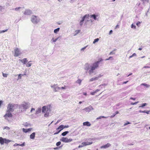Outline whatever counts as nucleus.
<instances>
[{
    "label": "nucleus",
    "mask_w": 150,
    "mask_h": 150,
    "mask_svg": "<svg viewBox=\"0 0 150 150\" xmlns=\"http://www.w3.org/2000/svg\"><path fill=\"white\" fill-rule=\"evenodd\" d=\"M30 104L28 102H23L18 105L19 109L21 112L26 110L30 107Z\"/></svg>",
    "instance_id": "f257e3e1"
},
{
    "label": "nucleus",
    "mask_w": 150,
    "mask_h": 150,
    "mask_svg": "<svg viewBox=\"0 0 150 150\" xmlns=\"http://www.w3.org/2000/svg\"><path fill=\"white\" fill-rule=\"evenodd\" d=\"M17 107V105L9 104L8 105L7 111H8V112H12Z\"/></svg>",
    "instance_id": "f03ea898"
},
{
    "label": "nucleus",
    "mask_w": 150,
    "mask_h": 150,
    "mask_svg": "<svg viewBox=\"0 0 150 150\" xmlns=\"http://www.w3.org/2000/svg\"><path fill=\"white\" fill-rule=\"evenodd\" d=\"M98 66H86L85 68L87 70H89L90 74H91L93 72V71L97 68Z\"/></svg>",
    "instance_id": "7ed1b4c3"
},
{
    "label": "nucleus",
    "mask_w": 150,
    "mask_h": 150,
    "mask_svg": "<svg viewBox=\"0 0 150 150\" xmlns=\"http://www.w3.org/2000/svg\"><path fill=\"white\" fill-rule=\"evenodd\" d=\"M11 141V140L5 138H3L2 137H0V143L2 145L4 143L7 144Z\"/></svg>",
    "instance_id": "20e7f679"
},
{
    "label": "nucleus",
    "mask_w": 150,
    "mask_h": 150,
    "mask_svg": "<svg viewBox=\"0 0 150 150\" xmlns=\"http://www.w3.org/2000/svg\"><path fill=\"white\" fill-rule=\"evenodd\" d=\"M72 139H68L67 137H62L60 140L63 142L65 143H68L71 142L72 141Z\"/></svg>",
    "instance_id": "39448f33"
},
{
    "label": "nucleus",
    "mask_w": 150,
    "mask_h": 150,
    "mask_svg": "<svg viewBox=\"0 0 150 150\" xmlns=\"http://www.w3.org/2000/svg\"><path fill=\"white\" fill-rule=\"evenodd\" d=\"M21 54V53L19 49L17 48H16L14 50V56L16 57H18Z\"/></svg>",
    "instance_id": "423d86ee"
},
{
    "label": "nucleus",
    "mask_w": 150,
    "mask_h": 150,
    "mask_svg": "<svg viewBox=\"0 0 150 150\" xmlns=\"http://www.w3.org/2000/svg\"><path fill=\"white\" fill-rule=\"evenodd\" d=\"M12 115L10 112H8L7 111L6 113L4 115V117L5 119L8 120V117H12Z\"/></svg>",
    "instance_id": "0eeeda50"
},
{
    "label": "nucleus",
    "mask_w": 150,
    "mask_h": 150,
    "mask_svg": "<svg viewBox=\"0 0 150 150\" xmlns=\"http://www.w3.org/2000/svg\"><path fill=\"white\" fill-rule=\"evenodd\" d=\"M51 87L53 89L54 91L57 92L58 89H60V87H59L57 84H54L53 85L51 86Z\"/></svg>",
    "instance_id": "6e6552de"
},
{
    "label": "nucleus",
    "mask_w": 150,
    "mask_h": 150,
    "mask_svg": "<svg viewBox=\"0 0 150 150\" xmlns=\"http://www.w3.org/2000/svg\"><path fill=\"white\" fill-rule=\"evenodd\" d=\"M31 21L34 23H37L39 21L37 19L36 16H33L32 18H31Z\"/></svg>",
    "instance_id": "1a4fd4ad"
},
{
    "label": "nucleus",
    "mask_w": 150,
    "mask_h": 150,
    "mask_svg": "<svg viewBox=\"0 0 150 150\" xmlns=\"http://www.w3.org/2000/svg\"><path fill=\"white\" fill-rule=\"evenodd\" d=\"M93 110V107L91 106H90L88 107L84 108L83 110H85L86 112H89L91 110Z\"/></svg>",
    "instance_id": "9d476101"
},
{
    "label": "nucleus",
    "mask_w": 150,
    "mask_h": 150,
    "mask_svg": "<svg viewBox=\"0 0 150 150\" xmlns=\"http://www.w3.org/2000/svg\"><path fill=\"white\" fill-rule=\"evenodd\" d=\"M93 143V142H83L81 144V145L82 146H86V145H89L92 144Z\"/></svg>",
    "instance_id": "9b49d317"
},
{
    "label": "nucleus",
    "mask_w": 150,
    "mask_h": 150,
    "mask_svg": "<svg viewBox=\"0 0 150 150\" xmlns=\"http://www.w3.org/2000/svg\"><path fill=\"white\" fill-rule=\"evenodd\" d=\"M25 15H29L31 13V11L30 10H26L23 13Z\"/></svg>",
    "instance_id": "f8f14e48"
},
{
    "label": "nucleus",
    "mask_w": 150,
    "mask_h": 150,
    "mask_svg": "<svg viewBox=\"0 0 150 150\" xmlns=\"http://www.w3.org/2000/svg\"><path fill=\"white\" fill-rule=\"evenodd\" d=\"M47 112L50 113L52 107L50 105H48L47 106Z\"/></svg>",
    "instance_id": "ddd939ff"
},
{
    "label": "nucleus",
    "mask_w": 150,
    "mask_h": 150,
    "mask_svg": "<svg viewBox=\"0 0 150 150\" xmlns=\"http://www.w3.org/2000/svg\"><path fill=\"white\" fill-rule=\"evenodd\" d=\"M83 126H85L89 127V126H91V124L89 122L87 121V122H83Z\"/></svg>",
    "instance_id": "4468645a"
},
{
    "label": "nucleus",
    "mask_w": 150,
    "mask_h": 150,
    "mask_svg": "<svg viewBox=\"0 0 150 150\" xmlns=\"http://www.w3.org/2000/svg\"><path fill=\"white\" fill-rule=\"evenodd\" d=\"M42 112L44 113H45L47 112V106H44L42 107Z\"/></svg>",
    "instance_id": "2eb2a0df"
},
{
    "label": "nucleus",
    "mask_w": 150,
    "mask_h": 150,
    "mask_svg": "<svg viewBox=\"0 0 150 150\" xmlns=\"http://www.w3.org/2000/svg\"><path fill=\"white\" fill-rule=\"evenodd\" d=\"M111 146V144L109 143H107V144H105L103 146H102L101 147V148H106L109 147H110Z\"/></svg>",
    "instance_id": "dca6fc26"
},
{
    "label": "nucleus",
    "mask_w": 150,
    "mask_h": 150,
    "mask_svg": "<svg viewBox=\"0 0 150 150\" xmlns=\"http://www.w3.org/2000/svg\"><path fill=\"white\" fill-rule=\"evenodd\" d=\"M41 108H38L36 110L35 114H38L40 113L41 112Z\"/></svg>",
    "instance_id": "f3484780"
},
{
    "label": "nucleus",
    "mask_w": 150,
    "mask_h": 150,
    "mask_svg": "<svg viewBox=\"0 0 150 150\" xmlns=\"http://www.w3.org/2000/svg\"><path fill=\"white\" fill-rule=\"evenodd\" d=\"M64 129V125H61L60 126H59L58 128H57L56 130H59V131L60 132L63 129Z\"/></svg>",
    "instance_id": "a211bd4d"
},
{
    "label": "nucleus",
    "mask_w": 150,
    "mask_h": 150,
    "mask_svg": "<svg viewBox=\"0 0 150 150\" xmlns=\"http://www.w3.org/2000/svg\"><path fill=\"white\" fill-rule=\"evenodd\" d=\"M19 60L24 64H26L28 62L26 58H24L23 59H19Z\"/></svg>",
    "instance_id": "6ab92c4d"
},
{
    "label": "nucleus",
    "mask_w": 150,
    "mask_h": 150,
    "mask_svg": "<svg viewBox=\"0 0 150 150\" xmlns=\"http://www.w3.org/2000/svg\"><path fill=\"white\" fill-rule=\"evenodd\" d=\"M35 132L33 133L30 135V138L31 139H34L35 138Z\"/></svg>",
    "instance_id": "aec40b11"
},
{
    "label": "nucleus",
    "mask_w": 150,
    "mask_h": 150,
    "mask_svg": "<svg viewBox=\"0 0 150 150\" xmlns=\"http://www.w3.org/2000/svg\"><path fill=\"white\" fill-rule=\"evenodd\" d=\"M25 142L23 143L22 144H17V143H15L14 145L13 146H25Z\"/></svg>",
    "instance_id": "412c9836"
},
{
    "label": "nucleus",
    "mask_w": 150,
    "mask_h": 150,
    "mask_svg": "<svg viewBox=\"0 0 150 150\" xmlns=\"http://www.w3.org/2000/svg\"><path fill=\"white\" fill-rule=\"evenodd\" d=\"M89 17V15H86L83 17L82 18L81 20L80 21L81 22H83L84 21L86 17L88 18Z\"/></svg>",
    "instance_id": "4be33fe9"
},
{
    "label": "nucleus",
    "mask_w": 150,
    "mask_h": 150,
    "mask_svg": "<svg viewBox=\"0 0 150 150\" xmlns=\"http://www.w3.org/2000/svg\"><path fill=\"white\" fill-rule=\"evenodd\" d=\"M89 17V15H86L83 17L82 18L81 20L80 21L81 22H83L84 21L86 17L88 18Z\"/></svg>",
    "instance_id": "5701e85b"
},
{
    "label": "nucleus",
    "mask_w": 150,
    "mask_h": 150,
    "mask_svg": "<svg viewBox=\"0 0 150 150\" xmlns=\"http://www.w3.org/2000/svg\"><path fill=\"white\" fill-rule=\"evenodd\" d=\"M140 85L144 86L146 88H149L150 87V85L145 83H142Z\"/></svg>",
    "instance_id": "b1692460"
},
{
    "label": "nucleus",
    "mask_w": 150,
    "mask_h": 150,
    "mask_svg": "<svg viewBox=\"0 0 150 150\" xmlns=\"http://www.w3.org/2000/svg\"><path fill=\"white\" fill-rule=\"evenodd\" d=\"M98 16V15H96L95 14H93L91 15V18H93L94 20H96V17Z\"/></svg>",
    "instance_id": "393cba45"
},
{
    "label": "nucleus",
    "mask_w": 150,
    "mask_h": 150,
    "mask_svg": "<svg viewBox=\"0 0 150 150\" xmlns=\"http://www.w3.org/2000/svg\"><path fill=\"white\" fill-rule=\"evenodd\" d=\"M98 80V78H97L96 77H95L92 78L91 79L89 80V81H90V82L92 81H93L96 80Z\"/></svg>",
    "instance_id": "a878e982"
},
{
    "label": "nucleus",
    "mask_w": 150,
    "mask_h": 150,
    "mask_svg": "<svg viewBox=\"0 0 150 150\" xmlns=\"http://www.w3.org/2000/svg\"><path fill=\"white\" fill-rule=\"evenodd\" d=\"M81 30H76L74 32V35H76L77 34H78L80 32Z\"/></svg>",
    "instance_id": "bb28decb"
},
{
    "label": "nucleus",
    "mask_w": 150,
    "mask_h": 150,
    "mask_svg": "<svg viewBox=\"0 0 150 150\" xmlns=\"http://www.w3.org/2000/svg\"><path fill=\"white\" fill-rule=\"evenodd\" d=\"M82 81V80L79 79L76 81V83H78L79 85H81Z\"/></svg>",
    "instance_id": "cd10ccee"
},
{
    "label": "nucleus",
    "mask_w": 150,
    "mask_h": 150,
    "mask_svg": "<svg viewBox=\"0 0 150 150\" xmlns=\"http://www.w3.org/2000/svg\"><path fill=\"white\" fill-rule=\"evenodd\" d=\"M69 133V131H65L63 132L62 134V135L63 136H65L66 135V134L68 133Z\"/></svg>",
    "instance_id": "c85d7f7f"
},
{
    "label": "nucleus",
    "mask_w": 150,
    "mask_h": 150,
    "mask_svg": "<svg viewBox=\"0 0 150 150\" xmlns=\"http://www.w3.org/2000/svg\"><path fill=\"white\" fill-rule=\"evenodd\" d=\"M102 61V59H101V58H100L99 59V60L98 61H97L96 62H95V64H96V65H97L99 63L101 62V61Z\"/></svg>",
    "instance_id": "c756f323"
},
{
    "label": "nucleus",
    "mask_w": 150,
    "mask_h": 150,
    "mask_svg": "<svg viewBox=\"0 0 150 150\" xmlns=\"http://www.w3.org/2000/svg\"><path fill=\"white\" fill-rule=\"evenodd\" d=\"M49 113H50L47 112L44 114V117H48L49 116Z\"/></svg>",
    "instance_id": "7c9ffc66"
},
{
    "label": "nucleus",
    "mask_w": 150,
    "mask_h": 150,
    "mask_svg": "<svg viewBox=\"0 0 150 150\" xmlns=\"http://www.w3.org/2000/svg\"><path fill=\"white\" fill-rule=\"evenodd\" d=\"M24 126L25 127H28L31 126V125L30 124L27 123V122L24 123Z\"/></svg>",
    "instance_id": "2f4dec72"
},
{
    "label": "nucleus",
    "mask_w": 150,
    "mask_h": 150,
    "mask_svg": "<svg viewBox=\"0 0 150 150\" xmlns=\"http://www.w3.org/2000/svg\"><path fill=\"white\" fill-rule=\"evenodd\" d=\"M60 28H58L56 29H55L54 30V32L55 33H57V32H58Z\"/></svg>",
    "instance_id": "473e14b6"
},
{
    "label": "nucleus",
    "mask_w": 150,
    "mask_h": 150,
    "mask_svg": "<svg viewBox=\"0 0 150 150\" xmlns=\"http://www.w3.org/2000/svg\"><path fill=\"white\" fill-rule=\"evenodd\" d=\"M23 76V75H22L21 74H19L18 75V78L17 80L21 79V77Z\"/></svg>",
    "instance_id": "72a5a7b5"
},
{
    "label": "nucleus",
    "mask_w": 150,
    "mask_h": 150,
    "mask_svg": "<svg viewBox=\"0 0 150 150\" xmlns=\"http://www.w3.org/2000/svg\"><path fill=\"white\" fill-rule=\"evenodd\" d=\"M10 129V128L7 126L3 128V129H6L7 130H9Z\"/></svg>",
    "instance_id": "f704fd0d"
},
{
    "label": "nucleus",
    "mask_w": 150,
    "mask_h": 150,
    "mask_svg": "<svg viewBox=\"0 0 150 150\" xmlns=\"http://www.w3.org/2000/svg\"><path fill=\"white\" fill-rule=\"evenodd\" d=\"M99 40V39L98 38L95 39L93 41V43L94 44L96 42H98Z\"/></svg>",
    "instance_id": "c9c22d12"
},
{
    "label": "nucleus",
    "mask_w": 150,
    "mask_h": 150,
    "mask_svg": "<svg viewBox=\"0 0 150 150\" xmlns=\"http://www.w3.org/2000/svg\"><path fill=\"white\" fill-rule=\"evenodd\" d=\"M147 105V104L146 103H143L142 104V105L141 106H139V107H141L143 108L144 106H146Z\"/></svg>",
    "instance_id": "e433bc0d"
},
{
    "label": "nucleus",
    "mask_w": 150,
    "mask_h": 150,
    "mask_svg": "<svg viewBox=\"0 0 150 150\" xmlns=\"http://www.w3.org/2000/svg\"><path fill=\"white\" fill-rule=\"evenodd\" d=\"M2 74L3 77H7L8 76V74H5L4 73H2Z\"/></svg>",
    "instance_id": "4c0bfd02"
},
{
    "label": "nucleus",
    "mask_w": 150,
    "mask_h": 150,
    "mask_svg": "<svg viewBox=\"0 0 150 150\" xmlns=\"http://www.w3.org/2000/svg\"><path fill=\"white\" fill-rule=\"evenodd\" d=\"M22 130H23V131L24 132L27 133V132H28L27 129L23 128Z\"/></svg>",
    "instance_id": "58836bf2"
},
{
    "label": "nucleus",
    "mask_w": 150,
    "mask_h": 150,
    "mask_svg": "<svg viewBox=\"0 0 150 150\" xmlns=\"http://www.w3.org/2000/svg\"><path fill=\"white\" fill-rule=\"evenodd\" d=\"M136 56V54L134 53H133L132 55H131L129 57V58H131L133 56Z\"/></svg>",
    "instance_id": "ea45409f"
},
{
    "label": "nucleus",
    "mask_w": 150,
    "mask_h": 150,
    "mask_svg": "<svg viewBox=\"0 0 150 150\" xmlns=\"http://www.w3.org/2000/svg\"><path fill=\"white\" fill-rule=\"evenodd\" d=\"M61 144V142H57L56 144V145L57 146H59V145H60Z\"/></svg>",
    "instance_id": "a19ab883"
},
{
    "label": "nucleus",
    "mask_w": 150,
    "mask_h": 150,
    "mask_svg": "<svg viewBox=\"0 0 150 150\" xmlns=\"http://www.w3.org/2000/svg\"><path fill=\"white\" fill-rule=\"evenodd\" d=\"M131 28H132L135 29L136 27L135 25H134L133 24H132L131 25Z\"/></svg>",
    "instance_id": "79ce46f5"
},
{
    "label": "nucleus",
    "mask_w": 150,
    "mask_h": 150,
    "mask_svg": "<svg viewBox=\"0 0 150 150\" xmlns=\"http://www.w3.org/2000/svg\"><path fill=\"white\" fill-rule=\"evenodd\" d=\"M140 24V22L139 21H138L136 25L138 27H139Z\"/></svg>",
    "instance_id": "37998d69"
},
{
    "label": "nucleus",
    "mask_w": 150,
    "mask_h": 150,
    "mask_svg": "<svg viewBox=\"0 0 150 150\" xmlns=\"http://www.w3.org/2000/svg\"><path fill=\"white\" fill-rule=\"evenodd\" d=\"M60 89H66L65 86H64L62 87H60Z\"/></svg>",
    "instance_id": "c03bdc74"
},
{
    "label": "nucleus",
    "mask_w": 150,
    "mask_h": 150,
    "mask_svg": "<svg viewBox=\"0 0 150 150\" xmlns=\"http://www.w3.org/2000/svg\"><path fill=\"white\" fill-rule=\"evenodd\" d=\"M138 103V102H135L134 103H131V104L132 105H136Z\"/></svg>",
    "instance_id": "a18cd8bd"
},
{
    "label": "nucleus",
    "mask_w": 150,
    "mask_h": 150,
    "mask_svg": "<svg viewBox=\"0 0 150 150\" xmlns=\"http://www.w3.org/2000/svg\"><path fill=\"white\" fill-rule=\"evenodd\" d=\"M131 123L129 122H127V123H125L124 124V126H125L126 125H127L128 124H130Z\"/></svg>",
    "instance_id": "49530a36"
},
{
    "label": "nucleus",
    "mask_w": 150,
    "mask_h": 150,
    "mask_svg": "<svg viewBox=\"0 0 150 150\" xmlns=\"http://www.w3.org/2000/svg\"><path fill=\"white\" fill-rule=\"evenodd\" d=\"M21 8V7H18V8H15V11H18V10L20 8Z\"/></svg>",
    "instance_id": "de8ad7c7"
},
{
    "label": "nucleus",
    "mask_w": 150,
    "mask_h": 150,
    "mask_svg": "<svg viewBox=\"0 0 150 150\" xmlns=\"http://www.w3.org/2000/svg\"><path fill=\"white\" fill-rule=\"evenodd\" d=\"M28 66H31L32 65L31 61H30L28 64Z\"/></svg>",
    "instance_id": "09e8293b"
},
{
    "label": "nucleus",
    "mask_w": 150,
    "mask_h": 150,
    "mask_svg": "<svg viewBox=\"0 0 150 150\" xmlns=\"http://www.w3.org/2000/svg\"><path fill=\"white\" fill-rule=\"evenodd\" d=\"M32 129H33L32 128H29V129H27V131H28V132H29V131H31Z\"/></svg>",
    "instance_id": "8fccbe9b"
},
{
    "label": "nucleus",
    "mask_w": 150,
    "mask_h": 150,
    "mask_svg": "<svg viewBox=\"0 0 150 150\" xmlns=\"http://www.w3.org/2000/svg\"><path fill=\"white\" fill-rule=\"evenodd\" d=\"M119 27V25H116V26L115 27V29H116L117 28H118Z\"/></svg>",
    "instance_id": "3c124183"
},
{
    "label": "nucleus",
    "mask_w": 150,
    "mask_h": 150,
    "mask_svg": "<svg viewBox=\"0 0 150 150\" xmlns=\"http://www.w3.org/2000/svg\"><path fill=\"white\" fill-rule=\"evenodd\" d=\"M69 127V126L68 125H64V128H67Z\"/></svg>",
    "instance_id": "603ef678"
},
{
    "label": "nucleus",
    "mask_w": 150,
    "mask_h": 150,
    "mask_svg": "<svg viewBox=\"0 0 150 150\" xmlns=\"http://www.w3.org/2000/svg\"><path fill=\"white\" fill-rule=\"evenodd\" d=\"M102 76V75H101L100 74L98 75V76L96 77L97 78H98V79L100 77H101Z\"/></svg>",
    "instance_id": "864d4df0"
},
{
    "label": "nucleus",
    "mask_w": 150,
    "mask_h": 150,
    "mask_svg": "<svg viewBox=\"0 0 150 150\" xmlns=\"http://www.w3.org/2000/svg\"><path fill=\"white\" fill-rule=\"evenodd\" d=\"M95 93H96V92L94 91V92L91 93V94L93 95H94L95 94Z\"/></svg>",
    "instance_id": "5fc2aeb1"
},
{
    "label": "nucleus",
    "mask_w": 150,
    "mask_h": 150,
    "mask_svg": "<svg viewBox=\"0 0 150 150\" xmlns=\"http://www.w3.org/2000/svg\"><path fill=\"white\" fill-rule=\"evenodd\" d=\"M35 110V109H34V108H32L30 112H32V111H34Z\"/></svg>",
    "instance_id": "6e6d98bb"
},
{
    "label": "nucleus",
    "mask_w": 150,
    "mask_h": 150,
    "mask_svg": "<svg viewBox=\"0 0 150 150\" xmlns=\"http://www.w3.org/2000/svg\"><path fill=\"white\" fill-rule=\"evenodd\" d=\"M60 132V131H59H59H57V132H55V133H54V134H58L59 132Z\"/></svg>",
    "instance_id": "4d7b16f0"
},
{
    "label": "nucleus",
    "mask_w": 150,
    "mask_h": 150,
    "mask_svg": "<svg viewBox=\"0 0 150 150\" xmlns=\"http://www.w3.org/2000/svg\"><path fill=\"white\" fill-rule=\"evenodd\" d=\"M2 103H3V101L2 100H0V108L1 107V105L2 104Z\"/></svg>",
    "instance_id": "13d9d810"
},
{
    "label": "nucleus",
    "mask_w": 150,
    "mask_h": 150,
    "mask_svg": "<svg viewBox=\"0 0 150 150\" xmlns=\"http://www.w3.org/2000/svg\"><path fill=\"white\" fill-rule=\"evenodd\" d=\"M130 99H131V100H135L136 99L135 98H132V97H131L130 98Z\"/></svg>",
    "instance_id": "bf43d9fd"
},
{
    "label": "nucleus",
    "mask_w": 150,
    "mask_h": 150,
    "mask_svg": "<svg viewBox=\"0 0 150 150\" xmlns=\"http://www.w3.org/2000/svg\"><path fill=\"white\" fill-rule=\"evenodd\" d=\"M52 39L53 40V42H55L57 40V38L55 39H54V40L53 38V39Z\"/></svg>",
    "instance_id": "052dcab7"
},
{
    "label": "nucleus",
    "mask_w": 150,
    "mask_h": 150,
    "mask_svg": "<svg viewBox=\"0 0 150 150\" xmlns=\"http://www.w3.org/2000/svg\"><path fill=\"white\" fill-rule=\"evenodd\" d=\"M83 22H81V21H80V25H81V26L83 24Z\"/></svg>",
    "instance_id": "680f3d73"
},
{
    "label": "nucleus",
    "mask_w": 150,
    "mask_h": 150,
    "mask_svg": "<svg viewBox=\"0 0 150 150\" xmlns=\"http://www.w3.org/2000/svg\"><path fill=\"white\" fill-rule=\"evenodd\" d=\"M115 115V114H114L113 115H112L111 116L110 118H112L113 117H114Z\"/></svg>",
    "instance_id": "e2e57ef3"
},
{
    "label": "nucleus",
    "mask_w": 150,
    "mask_h": 150,
    "mask_svg": "<svg viewBox=\"0 0 150 150\" xmlns=\"http://www.w3.org/2000/svg\"><path fill=\"white\" fill-rule=\"evenodd\" d=\"M112 33V30H110L109 32V34H111Z\"/></svg>",
    "instance_id": "0e129e2a"
},
{
    "label": "nucleus",
    "mask_w": 150,
    "mask_h": 150,
    "mask_svg": "<svg viewBox=\"0 0 150 150\" xmlns=\"http://www.w3.org/2000/svg\"><path fill=\"white\" fill-rule=\"evenodd\" d=\"M150 112V110L149 111H146V113H147V114H149V112Z\"/></svg>",
    "instance_id": "69168bd1"
},
{
    "label": "nucleus",
    "mask_w": 150,
    "mask_h": 150,
    "mask_svg": "<svg viewBox=\"0 0 150 150\" xmlns=\"http://www.w3.org/2000/svg\"><path fill=\"white\" fill-rule=\"evenodd\" d=\"M99 91H100V90H99V89H97V90H96L95 91V92H96V93H97V92H98Z\"/></svg>",
    "instance_id": "338daca9"
},
{
    "label": "nucleus",
    "mask_w": 150,
    "mask_h": 150,
    "mask_svg": "<svg viewBox=\"0 0 150 150\" xmlns=\"http://www.w3.org/2000/svg\"><path fill=\"white\" fill-rule=\"evenodd\" d=\"M3 9V7L1 6H0V10H1L2 9Z\"/></svg>",
    "instance_id": "774afa93"
}]
</instances>
